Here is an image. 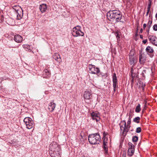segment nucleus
Instances as JSON below:
<instances>
[{
  "label": "nucleus",
  "instance_id": "obj_1",
  "mask_svg": "<svg viewBox=\"0 0 157 157\" xmlns=\"http://www.w3.org/2000/svg\"><path fill=\"white\" fill-rule=\"evenodd\" d=\"M107 17L108 20L111 21L122 22V16L121 13L117 10H110L107 14Z\"/></svg>",
  "mask_w": 157,
  "mask_h": 157
},
{
  "label": "nucleus",
  "instance_id": "obj_2",
  "mask_svg": "<svg viewBox=\"0 0 157 157\" xmlns=\"http://www.w3.org/2000/svg\"><path fill=\"white\" fill-rule=\"evenodd\" d=\"M10 13L11 16L17 20L20 19L23 16L22 10L19 6H12V8H10Z\"/></svg>",
  "mask_w": 157,
  "mask_h": 157
},
{
  "label": "nucleus",
  "instance_id": "obj_3",
  "mask_svg": "<svg viewBox=\"0 0 157 157\" xmlns=\"http://www.w3.org/2000/svg\"><path fill=\"white\" fill-rule=\"evenodd\" d=\"M101 140V137L98 133L89 135L88 140L90 144H99Z\"/></svg>",
  "mask_w": 157,
  "mask_h": 157
},
{
  "label": "nucleus",
  "instance_id": "obj_4",
  "mask_svg": "<svg viewBox=\"0 0 157 157\" xmlns=\"http://www.w3.org/2000/svg\"><path fill=\"white\" fill-rule=\"evenodd\" d=\"M129 56V63L131 65H132L131 67V73L133 77L135 76V75L136 74L137 69L134 68V66L136 64V62L135 60L134 56L132 55V54L130 53Z\"/></svg>",
  "mask_w": 157,
  "mask_h": 157
},
{
  "label": "nucleus",
  "instance_id": "obj_5",
  "mask_svg": "<svg viewBox=\"0 0 157 157\" xmlns=\"http://www.w3.org/2000/svg\"><path fill=\"white\" fill-rule=\"evenodd\" d=\"M81 27L78 25L74 27L72 29V35L75 37L78 36H83L84 33L81 31Z\"/></svg>",
  "mask_w": 157,
  "mask_h": 157
},
{
  "label": "nucleus",
  "instance_id": "obj_6",
  "mask_svg": "<svg viewBox=\"0 0 157 157\" xmlns=\"http://www.w3.org/2000/svg\"><path fill=\"white\" fill-rule=\"evenodd\" d=\"M49 149L53 151H59L60 150V146L56 143V142H53L50 145Z\"/></svg>",
  "mask_w": 157,
  "mask_h": 157
},
{
  "label": "nucleus",
  "instance_id": "obj_7",
  "mask_svg": "<svg viewBox=\"0 0 157 157\" xmlns=\"http://www.w3.org/2000/svg\"><path fill=\"white\" fill-rule=\"evenodd\" d=\"M89 68L90 72L92 74H97L100 72L99 68L95 67V66L94 65L89 64Z\"/></svg>",
  "mask_w": 157,
  "mask_h": 157
},
{
  "label": "nucleus",
  "instance_id": "obj_8",
  "mask_svg": "<svg viewBox=\"0 0 157 157\" xmlns=\"http://www.w3.org/2000/svg\"><path fill=\"white\" fill-rule=\"evenodd\" d=\"M113 91L115 92L116 89L118 88V82L116 74L114 73L113 75Z\"/></svg>",
  "mask_w": 157,
  "mask_h": 157
},
{
  "label": "nucleus",
  "instance_id": "obj_9",
  "mask_svg": "<svg viewBox=\"0 0 157 157\" xmlns=\"http://www.w3.org/2000/svg\"><path fill=\"white\" fill-rule=\"evenodd\" d=\"M107 134V133H106L105 132H104L103 133V137L102 138V139L104 140L103 144V147L105 151V153L106 154L108 153V148L107 147H106V142L105 141L106 139L105 136Z\"/></svg>",
  "mask_w": 157,
  "mask_h": 157
},
{
  "label": "nucleus",
  "instance_id": "obj_10",
  "mask_svg": "<svg viewBox=\"0 0 157 157\" xmlns=\"http://www.w3.org/2000/svg\"><path fill=\"white\" fill-rule=\"evenodd\" d=\"M148 39L155 46H157V38L155 36L150 35L148 37Z\"/></svg>",
  "mask_w": 157,
  "mask_h": 157
},
{
  "label": "nucleus",
  "instance_id": "obj_11",
  "mask_svg": "<svg viewBox=\"0 0 157 157\" xmlns=\"http://www.w3.org/2000/svg\"><path fill=\"white\" fill-rule=\"evenodd\" d=\"M54 100L52 101L48 105V108L49 111L51 112H52L53 111L56 106V104L54 102Z\"/></svg>",
  "mask_w": 157,
  "mask_h": 157
},
{
  "label": "nucleus",
  "instance_id": "obj_12",
  "mask_svg": "<svg viewBox=\"0 0 157 157\" xmlns=\"http://www.w3.org/2000/svg\"><path fill=\"white\" fill-rule=\"evenodd\" d=\"M22 38L21 36L19 35H17L14 37V40L17 43H21L22 41Z\"/></svg>",
  "mask_w": 157,
  "mask_h": 157
},
{
  "label": "nucleus",
  "instance_id": "obj_13",
  "mask_svg": "<svg viewBox=\"0 0 157 157\" xmlns=\"http://www.w3.org/2000/svg\"><path fill=\"white\" fill-rule=\"evenodd\" d=\"M83 97L86 99H90L92 97L91 94L89 91H85L83 94Z\"/></svg>",
  "mask_w": 157,
  "mask_h": 157
},
{
  "label": "nucleus",
  "instance_id": "obj_14",
  "mask_svg": "<svg viewBox=\"0 0 157 157\" xmlns=\"http://www.w3.org/2000/svg\"><path fill=\"white\" fill-rule=\"evenodd\" d=\"M91 116L92 118L94 120H95L97 122L98 121L100 120V117L98 114L97 113L93 112L91 113Z\"/></svg>",
  "mask_w": 157,
  "mask_h": 157
},
{
  "label": "nucleus",
  "instance_id": "obj_15",
  "mask_svg": "<svg viewBox=\"0 0 157 157\" xmlns=\"http://www.w3.org/2000/svg\"><path fill=\"white\" fill-rule=\"evenodd\" d=\"M146 57L144 55L141 54L139 56V62L140 63L143 64L146 61Z\"/></svg>",
  "mask_w": 157,
  "mask_h": 157
},
{
  "label": "nucleus",
  "instance_id": "obj_16",
  "mask_svg": "<svg viewBox=\"0 0 157 157\" xmlns=\"http://www.w3.org/2000/svg\"><path fill=\"white\" fill-rule=\"evenodd\" d=\"M25 124L27 126V128L28 129H31L34 126L33 121L32 120V119H31V120H30V121L29 122H28V123L26 124Z\"/></svg>",
  "mask_w": 157,
  "mask_h": 157
},
{
  "label": "nucleus",
  "instance_id": "obj_17",
  "mask_svg": "<svg viewBox=\"0 0 157 157\" xmlns=\"http://www.w3.org/2000/svg\"><path fill=\"white\" fill-rule=\"evenodd\" d=\"M146 51L147 54H149L152 53L154 52V50L151 47L148 46L147 47L146 49Z\"/></svg>",
  "mask_w": 157,
  "mask_h": 157
},
{
  "label": "nucleus",
  "instance_id": "obj_18",
  "mask_svg": "<svg viewBox=\"0 0 157 157\" xmlns=\"http://www.w3.org/2000/svg\"><path fill=\"white\" fill-rule=\"evenodd\" d=\"M39 8L40 11L43 13L46 11L47 10V6L45 4H42L40 6Z\"/></svg>",
  "mask_w": 157,
  "mask_h": 157
},
{
  "label": "nucleus",
  "instance_id": "obj_19",
  "mask_svg": "<svg viewBox=\"0 0 157 157\" xmlns=\"http://www.w3.org/2000/svg\"><path fill=\"white\" fill-rule=\"evenodd\" d=\"M43 75L44 76V77L47 78L48 77H49L50 76V73L48 69H44L43 72Z\"/></svg>",
  "mask_w": 157,
  "mask_h": 157
},
{
  "label": "nucleus",
  "instance_id": "obj_20",
  "mask_svg": "<svg viewBox=\"0 0 157 157\" xmlns=\"http://www.w3.org/2000/svg\"><path fill=\"white\" fill-rule=\"evenodd\" d=\"M53 58L58 62L59 63L61 61V59L60 56L58 54H56L54 55L53 56Z\"/></svg>",
  "mask_w": 157,
  "mask_h": 157
},
{
  "label": "nucleus",
  "instance_id": "obj_21",
  "mask_svg": "<svg viewBox=\"0 0 157 157\" xmlns=\"http://www.w3.org/2000/svg\"><path fill=\"white\" fill-rule=\"evenodd\" d=\"M121 127H122L124 129L123 132H125L126 133H127L128 132L130 126V125H129V126L128 125V124H127V126L126 125L125 127L124 125V127H123L122 126H121V130L122 129Z\"/></svg>",
  "mask_w": 157,
  "mask_h": 157
},
{
  "label": "nucleus",
  "instance_id": "obj_22",
  "mask_svg": "<svg viewBox=\"0 0 157 157\" xmlns=\"http://www.w3.org/2000/svg\"><path fill=\"white\" fill-rule=\"evenodd\" d=\"M134 152V149H128V154L130 156H132Z\"/></svg>",
  "mask_w": 157,
  "mask_h": 157
},
{
  "label": "nucleus",
  "instance_id": "obj_23",
  "mask_svg": "<svg viewBox=\"0 0 157 157\" xmlns=\"http://www.w3.org/2000/svg\"><path fill=\"white\" fill-rule=\"evenodd\" d=\"M23 47L24 48H26L29 51V52H31L32 51V47L29 45L28 44H24L23 45Z\"/></svg>",
  "mask_w": 157,
  "mask_h": 157
},
{
  "label": "nucleus",
  "instance_id": "obj_24",
  "mask_svg": "<svg viewBox=\"0 0 157 157\" xmlns=\"http://www.w3.org/2000/svg\"><path fill=\"white\" fill-rule=\"evenodd\" d=\"M140 110V104H138L136 108L135 112L136 113H139Z\"/></svg>",
  "mask_w": 157,
  "mask_h": 157
},
{
  "label": "nucleus",
  "instance_id": "obj_25",
  "mask_svg": "<svg viewBox=\"0 0 157 157\" xmlns=\"http://www.w3.org/2000/svg\"><path fill=\"white\" fill-rule=\"evenodd\" d=\"M32 119L29 117H26L25 118L24 120V122L25 123V124L28 123Z\"/></svg>",
  "mask_w": 157,
  "mask_h": 157
},
{
  "label": "nucleus",
  "instance_id": "obj_26",
  "mask_svg": "<svg viewBox=\"0 0 157 157\" xmlns=\"http://www.w3.org/2000/svg\"><path fill=\"white\" fill-rule=\"evenodd\" d=\"M140 118L139 117H136L134 119L133 121L137 123H140Z\"/></svg>",
  "mask_w": 157,
  "mask_h": 157
},
{
  "label": "nucleus",
  "instance_id": "obj_27",
  "mask_svg": "<svg viewBox=\"0 0 157 157\" xmlns=\"http://www.w3.org/2000/svg\"><path fill=\"white\" fill-rule=\"evenodd\" d=\"M128 115V114L127 113V116ZM128 116H129V118H128V121L127 122V124H128V125H129H129H130V124H131V114L130 113H129L128 114Z\"/></svg>",
  "mask_w": 157,
  "mask_h": 157
},
{
  "label": "nucleus",
  "instance_id": "obj_28",
  "mask_svg": "<svg viewBox=\"0 0 157 157\" xmlns=\"http://www.w3.org/2000/svg\"><path fill=\"white\" fill-rule=\"evenodd\" d=\"M138 138L137 136H134L132 139V141L133 142H136L138 141Z\"/></svg>",
  "mask_w": 157,
  "mask_h": 157
},
{
  "label": "nucleus",
  "instance_id": "obj_29",
  "mask_svg": "<svg viewBox=\"0 0 157 157\" xmlns=\"http://www.w3.org/2000/svg\"><path fill=\"white\" fill-rule=\"evenodd\" d=\"M128 145H129V148L128 149H134V146L133 145L132 143H128Z\"/></svg>",
  "mask_w": 157,
  "mask_h": 157
},
{
  "label": "nucleus",
  "instance_id": "obj_30",
  "mask_svg": "<svg viewBox=\"0 0 157 157\" xmlns=\"http://www.w3.org/2000/svg\"><path fill=\"white\" fill-rule=\"evenodd\" d=\"M141 131V129L140 127H139L136 128V132L137 133H140Z\"/></svg>",
  "mask_w": 157,
  "mask_h": 157
},
{
  "label": "nucleus",
  "instance_id": "obj_31",
  "mask_svg": "<svg viewBox=\"0 0 157 157\" xmlns=\"http://www.w3.org/2000/svg\"><path fill=\"white\" fill-rule=\"evenodd\" d=\"M13 42H14V41L13 40H12V42H11V44H12L11 47H13L14 48H18V46L17 45H14L13 44Z\"/></svg>",
  "mask_w": 157,
  "mask_h": 157
},
{
  "label": "nucleus",
  "instance_id": "obj_32",
  "mask_svg": "<svg viewBox=\"0 0 157 157\" xmlns=\"http://www.w3.org/2000/svg\"><path fill=\"white\" fill-rule=\"evenodd\" d=\"M153 29L154 31H157V25L155 24L153 26Z\"/></svg>",
  "mask_w": 157,
  "mask_h": 157
},
{
  "label": "nucleus",
  "instance_id": "obj_33",
  "mask_svg": "<svg viewBox=\"0 0 157 157\" xmlns=\"http://www.w3.org/2000/svg\"><path fill=\"white\" fill-rule=\"evenodd\" d=\"M140 84H141L140 85V86H141L142 88L144 87L145 86V83H144L142 82V83H140Z\"/></svg>",
  "mask_w": 157,
  "mask_h": 157
},
{
  "label": "nucleus",
  "instance_id": "obj_34",
  "mask_svg": "<svg viewBox=\"0 0 157 157\" xmlns=\"http://www.w3.org/2000/svg\"><path fill=\"white\" fill-rule=\"evenodd\" d=\"M4 20V17L3 15H1V17H0V21L1 22H2Z\"/></svg>",
  "mask_w": 157,
  "mask_h": 157
},
{
  "label": "nucleus",
  "instance_id": "obj_35",
  "mask_svg": "<svg viewBox=\"0 0 157 157\" xmlns=\"http://www.w3.org/2000/svg\"><path fill=\"white\" fill-rule=\"evenodd\" d=\"M79 139L81 141H82L83 140L82 136L81 135H80L79 136Z\"/></svg>",
  "mask_w": 157,
  "mask_h": 157
},
{
  "label": "nucleus",
  "instance_id": "obj_36",
  "mask_svg": "<svg viewBox=\"0 0 157 157\" xmlns=\"http://www.w3.org/2000/svg\"><path fill=\"white\" fill-rule=\"evenodd\" d=\"M4 80H5L4 78L1 77V78H0V83H1L2 81Z\"/></svg>",
  "mask_w": 157,
  "mask_h": 157
},
{
  "label": "nucleus",
  "instance_id": "obj_37",
  "mask_svg": "<svg viewBox=\"0 0 157 157\" xmlns=\"http://www.w3.org/2000/svg\"><path fill=\"white\" fill-rule=\"evenodd\" d=\"M152 22L151 21H149L148 22V28H150L151 26V24Z\"/></svg>",
  "mask_w": 157,
  "mask_h": 157
},
{
  "label": "nucleus",
  "instance_id": "obj_38",
  "mask_svg": "<svg viewBox=\"0 0 157 157\" xmlns=\"http://www.w3.org/2000/svg\"><path fill=\"white\" fill-rule=\"evenodd\" d=\"M151 4H149L148 5V7L147 8V10L150 11V8H151Z\"/></svg>",
  "mask_w": 157,
  "mask_h": 157
},
{
  "label": "nucleus",
  "instance_id": "obj_39",
  "mask_svg": "<svg viewBox=\"0 0 157 157\" xmlns=\"http://www.w3.org/2000/svg\"><path fill=\"white\" fill-rule=\"evenodd\" d=\"M12 20L13 23L11 24H10V25H15L14 20H13V18L12 19Z\"/></svg>",
  "mask_w": 157,
  "mask_h": 157
},
{
  "label": "nucleus",
  "instance_id": "obj_40",
  "mask_svg": "<svg viewBox=\"0 0 157 157\" xmlns=\"http://www.w3.org/2000/svg\"><path fill=\"white\" fill-rule=\"evenodd\" d=\"M147 39H146L145 40H143L142 42L144 44H145L147 42Z\"/></svg>",
  "mask_w": 157,
  "mask_h": 157
},
{
  "label": "nucleus",
  "instance_id": "obj_41",
  "mask_svg": "<svg viewBox=\"0 0 157 157\" xmlns=\"http://www.w3.org/2000/svg\"><path fill=\"white\" fill-rule=\"evenodd\" d=\"M5 36L8 38H9V35L8 34H6L5 35Z\"/></svg>",
  "mask_w": 157,
  "mask_h": 157
},
{
  "label": "nucleus",
  "instance_id": "obj_42",
  "mask_svg": "<svg viewBox=\"0 0 157 157\" xmlns=\"http://www.w3.org/2000/svg\"><path fill=\"white\" fill-rule=\"evenodd\" d=\"M147 26V25L146 24H144L143 25V28L144 29Z\"/></svg>",
  "mask_w": 157,
  "mask_h": 157
},
{
  "label": "nucleus",
  "instance_id": "obj_43",
  "mask_svg": "<svg viewBox=\"0 0 157 157\" xmlns=\"http://www.w3.org/2000/svg\"><path fill=\"white\" fill-rule=\"evenodd\" d=\"M14 140H13V141H11V142L12 143H11L10 142V144H13V145H15V144H14ZM15 142H16L15 141Z\"/></svg>",
  "mask_w": 157,
  "mask_h": 157
},
{
  "label": "nucleus",
  "instance_id": "obj_44",
  "mask_svg": "<svg viewBox=\"0 0 157 157\" xmlns=\"http://www.w3.org/2000/svg\"><path fill=\"white\" fill-rule=\"evenodd\" d=\"M122 122L124 123V125L125 127L126 125V122L124 120Z\"/></svg>",
  "mask_w": 157,
  "mask_h": 157
},
{
  "label": "nucleus",
  "instance_id": "obj_45",
  "mask_svg": "<svg viewBox=\"0 0 157 157\" xmlns=\"http://www.w3.org/2000/svg\"><path fill=\"white\" fill-rule=\"evenodd\" d=\"M150 11H148V10H147V13H146V16H147L149 13V12Z\"/></svg>",
  "mask_w": 157,
  "mask_h": 157
},
{
  "label": "nucleus",
  "instance_id": "obj_46",
  "mask_svg": "<svg viewBox=\"0 0 157 157\" xmlns=\"http://www.w3.org/2000/svg\"><path fill=\"white\" fill-rule=\"evenodd\" d=\"M116 37H117V39H118V38H119V36L118 34H117V35H116Z\"/></svg>",
  "mask_w": 157,
  "mask_h": 157
},
{
  "label": "nucleus",
  "instance_id": "obj_47",
  "mask_svg": "<svg viewBox=\"0 0 157 157\" xmlns=\"http://www.w3.org/2000/svg\"><path fill=\"white\" fill-rule=\"evenodd\" d=\"M140 37L141 39H143V36L142 35H140Z\"/></svg>",
  "mask_w": 157,
  "mask_h": 157
},
{
  "label": "nucleus",
  "instance_id": "obj_48",
  "mask_svg": "<svg viewBox=\"0 0 157 157\" xmlns=\"http://www.w3.org/2000/svg\"><path fill=\"white\" fill-rule=\"evenodd\" d=\"M122 157H126L125 155L123 154L122 155Z\"/></svg>",
  "mask_w": 157,
  "mask_h": 157
},
{
  "label": "nucleus",
  "instance_id": "obj_49",
  "mask_svg": "<svg viewBox=\"0 0 157 157\" xmlns=\"http://www.w3.org/2000/svg\"><path fill=\"white\" fill-rule=\"evenodd\" d=\"M143 29H141L140 30V32L141 33H142L143 32Z\"/></svg>",
  "mask_w": 157,
  "mask_h": 157
},
{
  "label": "nucleus",
  "instance_id": "obj_50",
  "mask_svg": "<svg viewBox=\"0 0 157 157\" xmlns=\"http://www.w3.org/2000/svg\"><path fill=\"white\" fill-rule=\"evenodd\" d=\"M6 106H7V107H9V103H7V105H5Z\"/></svg>",
  "mask_w": 157,
  "mask_h": 157
},
{
  "label": "nucleus",
  "instance_id": "obj_51",
  "mask_svg": "<svg viewBox=\"0 0 157 157\" xmlns=\"http://www.w3.org/2000/svg\"><path fill=\"white\" fill-rule=\"evenodd\" d=\"M150 56L151 57H152L153 56V55H150Z\"/></svg>",
  "mask_w": 157,
  "mask_h": 157
},
{
  "label": "nucleus",
  "instance_id": "obj_52",
  "mask_svg": "<svg viewBox=\"0 0 157 157\" xmlns=\"http://www.w3.org/2000/svg\"><path fill=\"white\" fill-rule=\"evenodd\" d=\"M144 87L142 88V90L143 91L144 90Z\"/></svg>",
  "mask_w": 157,
  "mask_h": 157
},
{
  "label": "nucleus",
  "instance_id": "obj_53",
  "mask_svg": "<svg viewBox=\"0 0 157 157\" xmlns=\"http://www.w3.org/2000/svg\"><path fill=\"white\" fill-rule=\"evenodd\" d=\"M155 17L156 18H157V13L156 14V15H155Z\"/></svg>",
  "mask_w": 157,
  "mask_h": 157
},
{
  "label": "nucleus",
  "instance_id": "obj_54",
  "mask_svg": "<svg viewBox=\"0 0 157 157\" xmlns=\"http://www.w3.org/2000/svg\"><path fill=\"white\" fill-rule=\"evenodd\" d=\"M128 1L129 2L131 0H128Z\"/></svg>",
  "mask_w": 157,
  "mask_h": 157
}]
</instances>
